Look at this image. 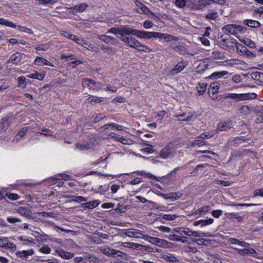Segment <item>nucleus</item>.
<instances>
[{
  "label": "nucleus",
  "instance_id": "3",
  "mask_svg": "<svg viewBox=\"0 0 263 263\" xmlns=\"http://www.w3.org/2000/svg\"><path fill=\"white\" fill-rule=\"evenodd\" d=\"M152 38H158L160 40L163 39L166 42L178 41L179 40L178 37L172 35L170 34L147 31L145 39L149 40Z\"/></svg>",
  "mask_w": 263,
  "mask_h": 263
},
{
  "label": "nucleus",
  "instance_id": "4",
  "mask_svg": "<svg viewBox=\"0 0 263 263\" xmlns=\"http://www.w3.org/2000/svg\"><path fill=\"white\" fill-rule=\"evenodd\" d=\"M221 39L218 41V45L223 48L227 47L228 49L233 50L236 47V49L238 50L239 46H241L234 38L231 36H229L228 38H223V35H221Z\"/></svg>",
  "mask_w": 263,
  "mask_h": 263
},
{
  "label": "nucleus",
  "instance_id": "1",
  "mask_svg": "<svg viewBox=\"0 0 263 263\" xmlns=\"http://www.w3.org/2000/svg\"><path fill=\"white\" fill-rule=\"evenodd\" d=\"M120 39L129 47L134 48L139 51L144 52L153 51V50L149 47L142 44L138 40L130 36V35L124 34L122 37H120Z\"/></svg>",
  "mask_w": 263,
  "mask_h": 263
},
{
  "label": "nucleus",
  "instance_id": "26",
  "mask_svg": "<svg viewBox=\"0 0 263 263\" xmlns=\"http://www.w3.org/2000/svg\"><path fill=\"white\" fill-rule=\"evenodd\" d=\"M33 128H31L30 126H27L22 128L18 133V134L15 136V139L16 141H19L20 139L25 136L26 133L28 131L30 130Z\"/></svg>",
  "mask_w": 263,
  "mask_h": 263
},
{
  "label": "nucleus",
  "instance_id": "44",
  "mask_svg": "<svg viewBox=\"0 0 263 263\" xmlns=\"http://www.w3.org/2000/svg\"><path fill=\"white\" fill-rule=\"evenodd\" d=\"M168 239L170 240H176L177 241H181L182 242H185V240L181 238V236L176 234L170 235L168 236Z\"/></svg>",
  "mask_w": 263,
  "mask_h": 263
},
{
  "label": "nucleus",
  "instance_id": "61",
  "mask_svg": "<svg viewBox=\"0 0 263 263\" xmlns=\"http://www.w3.org/2000/svg\"><path fill=\"white\" fill-rule=\"evenodd\" d=\"M125 100L123 97H122L121 96H118V97H117L115 98H114L112 100L111 102L113 103H124L125 102Z\"/></svg>",
  "mask_w": 263,
  "mask_h": 263
},
{
  "label": "nucleus",
  "instance_id": "55",
  "mask_svg": "<svg viewBox=\"0 0 263 263\" xmlns=\"http://www.w3.org/2000/svg\"><path fill=\"white\" fill-rule=\"evenodd\" d=\"M60 34L61 35L64 36V37H67L69 39H72L71 37H72V34H71L69 32L66 31V30H60Z\"/></svg>",
  "mask_w": 263,
  "mask_h": 263
},
{
  "label": "nucleus",
  "instance_id": "35",
  "mask_svg": "<svg viewBox=\"0 0 263 263\" xmlns=\"http://www.w3.org/2000/svg\"><path fill=\"white\" fill-rule=\"evenodd\" d=\"M207 87V83L204 82H200L197 86V90L199 95H202L205 92Z\"/></svg>",
  "mask_w": 263,
  "mask_h": 263
},
{
  "label": "nucleus",
  "instance_id": "38",
  "mask_svg": "<svg viewBox=\"0 0 263 263\" xmlns=\"http://www.w3.org/2000/svg\"><path fill=\"white\" fill-rule=\"evenodd\" d=\"M252 78L256 81L260 82L263 81V73L260 72H254L251 74Z\"/></svg>",
  "mask_w": 263,
  "mask_h": 263
},
{
  "label": "nucleus",
  "instance_id": "47",
  "mask_svg": "<svg viewBox=\"0 0 263 263\" xmlns=\"http://www.w3.org/2000/svg\"><path fill=\"white\" fill-rule=\"evenodd\" d=\"M39 251L44 254H49L51 251V249L47 245H43L40 247Z\"/></svg>",
  "mask_w": 263,
  "mask_h": 263
},
{
  "label": "nucleus",
  "instance_id": "9",
  "mask_svg": "<svg viewBox=\"0 0 263 263\" xmlns=\"http://www.w3.org/2000/svg\"><path fill=\"white\" fill-rule=\"evenodd\" d=\"M171 46L172 49L179 53L181 55L190 54L193 55L191 53L188 46L184 43L182 42H179L178 44L172 43L171 44Z\"/></svg>",
  "mask_w": 263,
  "mask_h": 263
},
{
  "label": "nucleus",
  "instance_id": "8",
  "mask_svg": "<svg viewBox=\"0 0 263 263\" xmlns=\"http://www.w3.org/2000/svg\"><path fill=\"white\" fill-rule=\"evenodd\" d=\"M177 232L180 236L183 237V235L188 236H201L203 234L202 233L198 231H194L190 230L188 228H179L177 229H173L172 233Z\"/></svg>",
  "mask_w": 263,
  "mask_h": 263
},
{
  "label": "nucleus",
  "instance_id": "15",
  "mask_svg": "<svg viewBox=\"0 0 263 263\" xmlns=\"http://www.w3.org/2000/svg\"><path fill=\"white\" fill-rule=\"evenodd\" d=\"M25 57V55L24 53L19 52H16L12 54L10 57L8 61H7V63L17 64L21 61L22 59Z\"/></svg>",
  "mask_w": 263,
  "mask_h": 263
},
{
  "label": "nucleus",
  "instance_id": "39",
  "mask_svg": "<svg viewBox=\"0 0 263 263\" xmlns=\"http://www.w3.org/2000/svg\"><path fill=\"white\" fill-rule=\"evenodd\" d=\"M211 209V207L208 205H204L198 209L197 211L196 212V214H205Z\"/></svg>",
  "mask_w": 263,
  "mask_h": 263
},
{
  "label": "nucleus",
  "instance_id": "50",
  "mask_svg": "<svg viewBox=\"0 0 263 263\" xmlns=\"http://www.w3.org/2000/svg\"><path fill=\"white\" fill-rule=\"evenodd\" d=\"M219 85H220L219 83L217 82H213L210 85V89L214 90V91L213 92V93H214L215 92H216L219 89Z\"/></svg>",
  "mask_w": 263,
  "mask_h": 263
},
{
  "label": "nucleus",
  "instance_id": "10",
  "mask_svg": "<svg viewBox=\"0 0 263 263\" xmlns=\"http://www.w3.org/2000/svg\"><path fill=\"white\" fill-rule=\"evenodd\" d=\"M146 240L151 243L160 247L168 248L170 247L171 243L166 240L157 237L146 236Z\"/></svg>",
  "mask_w": 263,
  "mask_h": 263
},
{
  "label": "nucleus",
  "instance_id": "64",
  "mask_svg": "<svg viewBox=\"0 0 263 263\" xmlns=\"http://www.w3.org/2000/svg\"><path fill=\"white\" fill-rule=\"evenodd\" d=\"M153 22L148 20L145 21L143 24V26L145 29L151 28L153 26Z\"/></svg>",
  "mask_w": 263,
  "mask_h": 263
},
{
  "label": "nucleus",
  "instance_id": "46",
  "mask_svg": "<svg viewBox=\"0 0 263 263\" xmlns=\"http://www.w3.org/2000/svg\"><path fill=\"white\" fill-rule=\"evenodd\" d=\"M243 43L247 45L249 47L254 48L255 46V44L251 40L249 39H243L242 40H240Z\"/></svg>",
  "mask_w": 263,
  "mask_h": 263
},
{
  "label": "nucleus",
  "instance_id": "21",
  "mask_svg": "<svg viewBox=\"0 0 263 263\" xmlns=\"http://www.w3.org/2000/svg\"><path fill=\"white\" fill-rule=\"evenodd\" d=\"M236 250L238 253L241 255H245L246 254H251L254 256V254H256V251L252 248H245V249H240L238 248H233Z\"/></svg>",
  "mask_w": 263,
  "mask_h": 263
},
{
  "label": "nucleus",
  "instance_id": "7",
  "mask_svg": "<svg viewBox=\"0 0 263 263\" xmlns=\"http://www.w3.org/2000/svg\"><path fill=\"white\" fill-rule=\"evenodd\" d=\"M83 87H87L89 90H98L102 87V83L96 82L90 78H83L82 81Z\"/></svg>",
  "mask_w": 263,
  "mask_h": 263
},
{
  "label": "nucleus",
  "instance_id": "22",
  "mask_svg": "<svg viewBox=\"0 0 263 263\" xmlns=\"http://www.w3.org/2000/svg\"><path fill=\"white\" fill-rule=\"evenodd\" d=\"M34 253V251L32 249H29L16 252V255L17 257L25 259L28 258V256L32 255Z\"/></svg>",
  "mask_w": 263,
  "mask_h": 263
},
{
  "label": "nucleus",
  "instance_id": "42",
  "mask_svg": "<svg viewBox=\"0 0 263 263\" xmlns=\"http://www.w3.org/2000/svg\"><path fill=\"white\" fill-rule=\"evenodd\" d=\"M59 0H36L38 4L46 5L48 4H54L59 2Z\"/></svg>",
  "mask_w": 263,
  "mask_h": 263
},
{
  "label": "nucleus",
  "instance_id": "62",
  "mask_svg": "<svg viewBox=\"0 0 263 263\" xmlns=\"http://www.w3.org/2000/svg\"><path fill=\"white\" fill-rule=\"evenodd\" d=\"M199 40L200 41L201 43L205 46H209L210 45V42L208 39L205 38L204 36H202L199 37Z\"/></svg>",
  "mask_w": 263,
  "mask_h": 263
},
{
  "label": "nucleus",
  "instance_id": "52",
  "mask_svg": "<svg viewBox=\"0 0 263 263\" xmlns=\"http://www.w3.org/2000/svg\"><path fill=\"white\" fill-rule=\"evenodd\" d=\"M239 110L240 113L242 115H246L249 114L250 112L249 107L246 105L241 106Z\"/></svg>",
  "mask_w": 263,
  "mask_h": 263
},
{
  "label": "nucleus",
  "instance_id": "54",
  "mask_svg": "<svg viewBox=\"0 0 263 263\" xmlns=\"http://www.w3.org/2000/svg\"><path fill=\"white\" fill-rule=\"evenodd\" d=\"M178 216L175 214H164L162 216V218L164 219L167 220H173Z\"/></svg>",
  "mask_w": 263,
  "mask_h": 263
},
{
  "label": "nucleus",
  "instance_id": "16",
  "mask_svg": "<svg viewBox=\"0 0 263 263\" xmlns=\"http://www.w3.org/2000/svg\"><path fill=\"white\" fill-rule=\"evenodd\" d=\"M0 247L9 249L11 251L15 250L16 249L14 243L10 241L6 237L0 238Z\"/></svg>",
  "mask_w": 263,
  "mask_h": 263
},
{
  "label": "nucleus",
  "instance_id": "28",
  "mask_svg": "<svg viewBox=\"0 0 263 263\" xmlns=\"http://www.w3.org/2000/svg\"><path fill=\"white\" fill-rule=\"evenodd\" d=\"M135 4L137 7H139L143 13L148 14L151 12L148 8L140 1L136 0L135 1Z\"/></svg>",
  "mask_w": 263,
  "mask_h": 263
},
{
  "label": "nucleus",
  "instance_id": "11",
  "mask_svg": "<svg viewBox=\"0 0 263 263\" xmlns=\"http://www.w3.org/2000/svg\"><path fill=\"white\" fill-rule=\"evenodd\" d=\"M129 27L127 26H124L119 28L112 27L109 29L108 32L118 35V36L120 39V37H122L124 34L129 35Z\"/></svg>",
  "mask_w": 263,
  "mask_h": 263
},
{
  "label": "nucleus",
  "instance_id": "53",
  "mask_svg": "<svg viewBox=\"0 0 263 263\" xmlns=\"http://www.w3.org/2000/svg\"><path fill=\"white\" fill-rule=\"evenodd\" d=\"M254 14L256 16H258L259 18H263V7H261L255 10Z\"/></svg>",
  "mask_w": 263,
  "mask_h": 263
},
{
  "label": "nucleus",
  "instance_id": "20",
  "mask_svg": "<svg viewBox=\"0 0 263 263\" xmlns=\"http://www.w3.org/2000/svg\"><path fill=\"white\" fill-rule=\"evenodd\" d=\"M33 64L38 66H42L44 65H48L54 67V65L46 59L41 57H37L34 60Z\"/></svg>",
  "mask_w": 263,
  "mask_h": 263
},
{
  "label": "nucleus",
  "instance_id": "13",
  "mask_svg": "<svg viewBox=\"0 0 263 263\" xmlns=\"http://www.w3.org/2000/svg\"><path fill=\"white\" fill-rule=\"evenodd\" d=\"M253 94L250 93H228L227 97L235 100V101H243L247 100L251 98V95Z\"/></svg>",
  "mask_w": 263,
  "mask_h": 263
},
{
  "label": "nucleus",
  "instance_id": "48",
  "mask_svg": "<svg viewBox=\"0 0 263 263\" xmlns=\"http://www.w3.org/2000/svg\"><path fill=\"white\" fill-rule=\"evenodd\" d=\"M246 217V214L244 212L237 213L235 218L237 222H241L243 221L245 217Z\"/></svg>",
  "mask_w": 263,
  "mask_h": 263
},
{
  "label": "nucleus",
  "instance_id": "59",
  "mask_svg": "<svg viewBox=\"0 0 263 263\" xmlns=\"http://www.w3.org/2000/svg\"><path fill=\"white\" fill-rule=\"evenodd\" d=\"M187 2L185 0H176L175 4L179 8L184 7L186 4Z\"/></svg>",
  "mask_w": 263,
  "mask_h": 263
},
{
  "label": "nucleus",
  "instance_id": "23",
  "mask_svg": "<svg viewBox=\"0 0 263 263\" xmlns=\"http://www.w3.org/2000/svg\"><path fill=\"white\" fill-rule=\"evenodd\" d=\"M232 126V121L229 120L223 122H220L219 123L218 125V130L222 132L226 131L230 129Z\"/></svg>",
  "mask_w": 263,
  "mask_h": 263
},
{
  "label": "nucleus",
  "instance_id": "5",
  "mask_svg": "<svg viewBox=\"0 0 263 263\" xmlns=\"http://www.w3.org/2000/svg\"><path fill=\"white\" fill-rule=\"evenodd\" d=\"M175 153V149L173 144L170 143L160 149L159 156L162 159H166L174 157Z\"/></svg>",
  "mask_w": 263,
  "mask_h": 263
},
{
  "label": "nucleus",
  "instance_id": "40",
  "mask_svg": "<svg viewBox=\"0 0 263 263\" xmlns=\"http://www.w3.org/2000/svg\"><path fill=\"white\" fill-rule=\"evenodd\" d=\"M102 252L104 254L107 255H114L117 254L118 251L116 250H114L109 248H104L102 249Z\"/></svg>",
  "mask_w": 263,
  "mask_h": 263
},
{
  "label": "nucleus",
  "instance_id": "18",
  "mask_svg": "<svg viewBox=\"0 0 263 263\" xmlns=\"http://www.w3.org/2000/svg\"><path fill=\"white\" fill-rule=\"evenodd\" d=\"M186 66L187 63L186 62H180L170 70V73L172 76H175L182 71Z\"/></svg>",
  "mask_w": 263,
  "mask_h": 263
},
{
  "label": "nucleus",
  "instance_id": "2",
  "mask_svg": "<svg viewBox=\"0 0 263 263\" xmlns=\"http://www.w3.org/2000/svg\"><path fill=\"white\" fill-rule=\"evenodd\" d=\"M222 32L227 35H233L238 37L239 33H245L247 28L236 24H228L224 26L222 29Z\"/></svg>",
  "mask_w": 263,
  "mask_h": 263
},
{
  "label": "nucleus",
  "instance_id": "34",
  "mask_svg": "<svg viewBox=\"0 0 263 263\" xmlns=\"http://www.w3.org/2000/svg\"><path fill=\"white\" fill-rule=\"evenodd\" d=\"M77 147L80 150H85L92 146L91 143L87 142H78L76 144Z\"/></svg>",
  "mask_w": 263,
  "mask_h": 263
},
{
  "label": "nucleus",
  "instance_id": "60",
  "mask_svg": "<svg viewBox=\"0 0 263 263\" xmlns=\"http://www.w3.org/2000/svg\"><path fill=\"white\" fill-rule=\"evenodd\" d=\"M49 48V46L47 44H42L40 46L35 47L37 51H46Z\"/></svg>",
  "mask_w": 263,
  "mask_h": 263
},
{
  "label": "nucleus",
  "instance_id": "37",
  "mask_svg": "<svg viewBox=\"0 0 263 263\" xmlns=\"http://www.w3.org/2000/svg\"><path fill=\"white\" fill-rule=\"evenodd\" d=\"M28 77L31 79H35L42 81L45 77V74L40 73L39 72L36 71L34 73L29 74Z\"/></svg>",
  "mask_w": 263,
  "mask_h": 263
},
{
  "label": "nucleus",
  "instance_id": "32",
  "mask_svg": "<svg viewBox=\"0 0 263 263\" xmlns=\"http://www.w3.org/2000/svg\"><path fill=\"white\" fill-rule=\"evenodd\" d=\"M186 115V113H183L178 115L176 116L177 117L178 121H189L191 120L193 116V113L190 112L187 114V116L185 118V116Z\"/></svg>",
  "mask_w": 263,
  "mask_h": 263
},
{
  "label": "nucleus",
  "instance_id": "51",
  "mask_svg": "<svg viewBox=\"0 0 263 263\" xmlns=\"http://www.w3.org/2000/svg\"><path fill=\"white\" fill-rule=\"evenodd\" d=\"M218 17V13L216 12H210L205 15V18L208 20H214Z\"/></svg>",
  "mask_w": 263,
  "mask_h": 263
},
{
  "label": "nucleus",
  "instance_id": "58",
  "mask_svg": "<svg viewBox=\"0 0 263 263\" xmlns=\"http://www.w3.org/2000/svg\"><path fill=\"white\" fill-rule=\"evenodd\" d=\"M223 211L221 210H214L212 212V215L216 218H219L222 214Z\"/></svg>",
  "mask_w": 263,
  "mask_h": 263
},
{
  "label": "nucleus",
  "instance_id": "31",
  "mask_svg": "<svg viewBox=\"0 0 263 263\" xmlns=\"http://www.w3.org/2000/svg\"><path fill=\"white\" fill-rule=\"evenodd\" d=\"M161 196L165 199H170L172 201L176 200L180 198L178 194L176 193H171L168 194H161Z\"/></svg>",
  "mask_w": 263,
  "mask_h": 263
},
{
  "label": "nucleus",
  "instance_id": "49",
  "mask_svg": "<svg viewBox=\"0 0 263 263\" xmlns=\"http://www.w3.org/2000/svg\"><path fill=\"white\" fill-rule=\"evenodd\" d=\"M118 142L125 145H130L132 144V140L128 138H125L123 137H120L118 140Z\"/></svg>",
  "mask_w": 263,
  "mask_h": 263
},
{
  "label": "nucleus",
  "instance_id": "25",
  "mask_svg": "<svg viewBox=\"0 0 263 263\" xmlns=\"http://www.w3.org/2000/svg\"><path fill=\"white\" fill-rule=\"evenodd\" d=\"M125 234L127 236L130 237L142 238L143 235L139 230H128Z\"/></svg>",
  "mask_w": 263,
  "mask_h": 263
},
{
  "label": "nucleus",
  "instance_id": "36",
  "mask_svg": "<svg viewBox=\"0 0 263 263\" xmlns=\"http://www.w3.org/2000/svg\"><path fill=\"white\" fill-rule=\"evenodd\" d=\"M99 202L97 200L85 202L82 204V206L86 209H92L97 206Z\"/></svg>",
  "mask_w": 263,
  "mask_h": 263
},
{
  "label": "nucleus",
  "instance_id": "63",
  "mask_svg": "<svg viewBox=\"0 0 263 263\" xmlns=\"http://www.w3.org/2000/svg\"><path fill=\"white\" fill-rule=\"evenodd\" d=\"M71 38L72 39H70V40H72L78 44H80L82 43L83 40L82 38L74 34H72V37Z\"/></svg>",
  "mask_w": 263,
  "mask_h": 263
},
{
  "label": "nucleus",
  "instance_id": "41",
  "mask_svg": "<svg viewBox=\"0 0 263 263\" xmlns=\"http://www.w3.org/2000/svg\"><path fill=\"white\" fill-rule=\"evenodd\" d=\"M0 127L4 130H6L9 126V122L8 118H4L1 120Z\"/></svg>",
  "mask_w": 263,
  "mask_h": 263
},
{
  "label": "nucleus",
  "instance_id": "12",
  "mask_svg": "<svg viewBox=\"0 0 263 263\" xmlns=\"http://www.w3.org/2000/svg\"><path fill=\"white\" fill-rule=\"evenodd\" d=\"M189 2H190L192 4L191 8L195 10H200L206 5L212 4L211 0H199V1L191 0Z\"/></svg>",
  "mask_w": 263,
  "mask_h": 263
},
{
  "label": "nucleus",
  "instance_id": "17",
  "mask_svg": "<svg viewBox=\"0 0 263 263\" xmlns=\"http://www.w3.org/2000/svg\"><path fill=\"white\" fill-rule=\"evenodd\" d=\"M88 7V5L85 3L81 4L79 5H76L69 8H66L73 14L76 15L78 13H81L84 11Z\"/></svg>",
  "mask_w": 263,
  "mask_h": 263
},
{
  "label": "nucleus",
  "instance_id": "33",
  "mask_svg": "<svg viewBox=\"0 0 263 263\" xmlns=\"http://www.w3.org/2000/svg\"><path fill=\"white\" fill-rule=\"evenodd\" d=\"M103 101L101 97L94 96H89V97L86 100V103H99Z\"/></svg>",
  "mask_w": 263,
  "mask_h": 263
},
{
  "label": "nucleus",
  "instance_id": "27",
  "mask_svg": "<svg viewBox=\"0 0 263 263\" xmlns=\"http://www.w3.org/2000/svg\"><path fill=\"white\" fill-rule=\"evenodd\" d=\"M161 258L170 263H174L177 261V258L170 253H163L161 255Z\"/></svg>",
  "mask_w": 263,
  "mask_h": 263
},
{
  "label": "nucleus",
  "instance_id": "24",
  "mask_svg": "<svg viewBox=\"0 0 263 263\" xmlns=\"http://www.w3.org/2000/svg\"><path fill=\"white\" fill-rule=\"evenodd\" d=\"M109 128H110L111 129L116 128L118 130H122L123 129V127L122 125L117 124L116 123L106 124L101 127L102 131L103 132H106V130Z\"/></svg>",
  "mask_w": 263,
  "mask_h": 263
},
{
  "label": "nucleus",
  "instance_id": "30",
  "mask_svg": "<svg viewBox=\"0 0 263 263\" xmlns=\"http://www.w3.org/2000/svg\"><path fill=\"white\" fill-rule=\"evenodd\" d=\"M98 39L107 44L113 43L115 41L114 37L105 34L98 35Z\"/></svg>",
  "mask_w": 263,
  "mask_h": 263
},
{
  "label": "nucleus",
  "instance_id": "57",
  "mask_svg": "<svg viewBox=\"0 0 263 263\" xmlns=\"http://www.w3.org/2000/svg\"><path fill=\"white\" fill-rule=\"evenodd\" d=\"M205 144V142L203 140H195L192 142L193 146H201Z\"/></svg>",
  "mask_w": 263,
  "mask_h": 263
},
{
  "label": "nucleus",
  "instance_id": "19",
  "mask_svg": "<svg viewBox=\"0 0 263 263\" xmlns=\"http://www.w3.org/2000/svg\"><path fill=\"white\" fill-rule=\"evenodd\" d=\"M147 31L135 29L129 27V35L136 36L139 39H145Z\"/></svg>",
  "mask_w": 263,
  "mask_h": 263
},
{
  "label": "nucleus",
  "instance_id": "29",
  "mask_svg": "<svg viewBox=\"0 0 263 263\" xmlns=\"http://www.w3.org/2000/svg\"><path fill=\"white\" fill-rule=\"evenodd\" d=\"M245 25L251 28H258L260 26V23L257 21L253 20H246L243 21Z\"/></svg>",
  "mask_w": 263,
  "mask_h": 263
},
{
  "label": "nucleus",
  "instance_id": "43",
  "mask_svg": "<svg viewBox=\"0 0 263 263\" xmlns=\"http://www.w3.org/2000/svg\"><path fill=\"white\" fill-rule=\"evenodd\" d=\"M215 133L214 131L211 132L204 133L201 134L199 136V138L201 139L202 140L205 139H209V138L212 137L215 135Z\"/></svg>",
  "mask_w": 263,
  "mask_h": 263
},
{
  "label": "nucleus",
  "instance_id": "56",
  "mask_svg": "<svg viewBox=\"0 0 263 263\" xmlns=\"http://www.w3.org/2000/svg\"><path fill=\"white\" fill-rule=\"evenodd\" d=\"M26 78L23 76L18 77L17 78L18 86H21L23 85H24V87H25L26 85Z\"/></svg>",
  "mask_w": 263,
  "mask_h": 263
},
{
  "label": "nucleus",
  "instance_id": "45",
  "mask_svg": "<svg viewBox=\"0 0 263 263\" xmlns=\"http://www.w3.org/2000/svg\"><path fill=\"white\" fill-rule=\"evenodd\" d=\"M108 189L109 186L108 185H101L97 189V192L100 194H104L108 191Z\"/></svg>",
  "mask_w": 263,
  "mask_h": 263
},
{
  "label": "nucleus",
  "instance_id": "6",
  "mask_svg": "<svg viewBox=\"0 0 263 263\" xmlns=\"http://www.w3.org/2000/svg\"><path fill=\"white\" fill-rule=\"evenodd\" d=\"M0 24L13 28H17L18 31L21 32H24L29 34L33 33V31L30 28H29L26 26H22L20 25L16 26L13 23L9 22L4 18H0Z\"/></svg>",
  "mask_w": 263,
  "mask_h": 263
},
{
  "label": "nucleus",
  "instance_id": "14",
  "mask_svg": "<svg viewBox=\"0 0 263 263\" xmlns=\"http://www.w3.org/2000/svg\"><path fill=\"white\" fill-rule=\"evenodd\" d=\"M55 253L64 259H70L73 258L74 256L73 253L64 251L63 249L60 247H57L55 249Z\"/></svg>",
  "mask_w": 263,
  "mask_h": 263
}]
</instances>
